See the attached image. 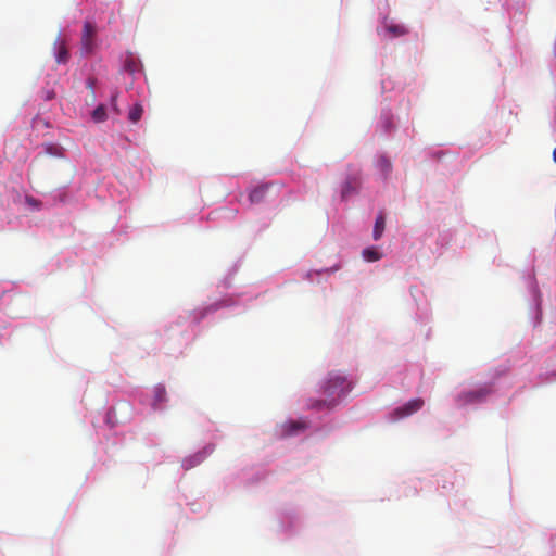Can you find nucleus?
Returning a JSON list of instances; mask_svg holds the SVG:
<instances>
[{
	"instance_id": "1",
	"label": "nucleus",
	"mask_w": 556,
	"mask_h": 556,
	"mask_svg": "<svg viewBox=\"0 0 556 556\" xmlns=\"http://www.w3.org/2000/svg\"><path fill=\"white\" fill-rule=\"evenodd\" d=\"M352 388V382L339 371L330 372L325 383L321 386L324 399L313 401L311 408H332L338 401L345 395Z\"/></svg>"
},
{
	"instance_id": "2",
	"label": "nucleus",
	"mask_w": 556,
	"mask_h": 556,
	"mask_svg": "<svg viewBox=\"0 0 556 556\" xmlns=\"http://www.w3.org/2000/svg\"><path fill=\"white\" fill-rule=\"evenodd\" d=\"M493 392L491 384L481 386L475 390L463 391L456 396V402L460 407L481 403Z\"/></svg>"
},
{
	"instance_id": "3",
	"label": "nucleus",
	"mask_w": 556,
	"mask_h": 556,
	"mask_svg": "<svg viewBox=\"0 0 556 556\" xmlns=\"http://www.w3.org/2000/svg\"><path fill=\"white\" fill-rule=\"evenodd\" d=\"M97 28L90 22H85L81 34V53L91 54L96 48Z\"/></svg>"
},
{
	"instance_id": "4",
	"label": "nucleus",
	"mask_w": 556,
	"mask_h": 556,
	"mask_svg": "<svg viewBox=\"0 0 556 556\" xmlns=\"http://www.w3.org/2000/svg\"><path fill=\"white\" fill-rule=\"evenodd\" d=\"M422 406H424L422 399H413V400L408 401L407 403H405L403 406L397 407L394 410V416L399 419L410 416L414 413L421 409Z\"/></svg>"
},
{
	"instance_id": "5",
	"label": "nucleus",
	"mask_w": 556,
	"mask_h": 556,
	"mask_svg": "<svg viewBox=\"0 0 556 556\" xmlns=\"http://www.w3.org/2000/svg\"><path fill=\"white\" fill-rule=\"evenodd\" d=\"M268 189H269V185H267V184L260 185V186L255 187L254 189H252L249 194L250 202L251 203H260V202L264 201Z\"/></svg>"
},
{
	"instance_id": "6",
	"label": "nucleus",
	"mask_w": 556,
	"mask_h": 556,
	"mask_svg": "<svg viewBox=\"0 0 556 556\" xmlns=\"http://www.w3.org/2000/svg\"><path fill=\"white\" fill-rule=\"evenodd\" d=\"M306 427V422L302 420L290 421L283 425L285 433L287 435L298 434L300 431H303Z\"/></svg>"
},
{
	"instance_id": "7",
	"label": "nucleus",
	"mask_w": 556,
	"mask_h": 556,
	"mask_svg": "<svg viewBox=\"0 0 556 556\" xmlns=\"http://www.w3.org/2000/svg\"><path fill=\"white\" fill-rule=\"evenodd\" d=\"M55 58L58 63H66L70 58L67 47L64 41L58 40L55 42Z\"/></svg>"
},
{
	"instance_id": "8",
	"label": "nucleus",
	"mask_w": 556,
	"mask_h": 556,
	"mask_svg": "<svg viewBox=\"0 0 556 556\" xmlns=\"http://www.w3.org/2000/svg\"><path fill=\"white\" fill-rule=\"evenodd\" d=\"M384 226H386L384 214L382 212H380L375 222V227H374V231H372L374 240H379L381 238L383 230H384Z\"/></svg>"
},
{
	"instance_id": "9",
	"label": "nucleus",
	"mask_w": 556,
	"mask_h": 556,
	"mask_svg": "<svg viewBox=\"0 0 556 556\" xmlns=\"http://www.w3.org/2000/svg\"><path fill=\"white\" fill-rule=\"evenodd\" d=\"M142 114H143V108H142V105H141V104H139V103H136V104L130 109V111H129V113H128V119H129L131 123L136 124V123H138V122L141 119Z\"/></svg>"
},
{
	"instance_id": "10",
	"label": "nucleus",
	"mask_w": 556,
	"mask_h": 556,
	"mask_svg": "<svg viewBox=\"0 0 556 556\" xmlns=\"http://www.w3.org/2000/svg\"><path fill=\"white\" fill-rule=\"evenodd\" d=\"M92 119L96 122V123H101V122H104L106 119V110H105V106L100 104L98 105L93 111H92Z\"/></svg>"
},
{
	"instance_id": "11",
	"label": "nucleus",
	"mask_w": 556,
	"mask_h": 556,
	"mask_svg": "<svg viewBox=\"0 0 556 556\" xmlns=\"http://www.w3.org/2000/svg\"><path fill=\"white\" fill-rule=\"evenodd\" d=\"M363 256L368 262H376L381 258V253L374 248H368L363 251Z\"/></svg>"
},
{
	"instance_id": "12",
	"label": "nucleus",
	"mask_w": 556,
	"mask_h": 556,
	"mask_svg": "<svg viewBox=\"0 0 556 556\" xmlns=\"http://www.w3.org/2000/svg\"><path fill=\"white\" fill-rule=\"evenodd\" d=\"M378 166L380 168V170L382 172V174L387 177L390 172L392 170V164L390 162L389 159H387L386 156H380L379 160H378Z\"/></svg>"
},
{
	"instance_id": "13",
	"label": "nucleus",
	"mask_w": 556,
	"mask_h": 556,
	"mask_svg": "<svg viewBox=\"0 0 556 556\" xmlns=\"http://www.w3.org/2000/svg\"><path fill=\"white\" fill-rule=\"evenodd\" d=\"M155 403H162L166 397V390L163 386H156L154 389Z\"/></svg>"
},
{
	"instance_id": "14",
	"label": "nucleus",
	"mask_w": 556,
	"mask_h": 556,
	"mask_svg": "<svg viewBox=\"0 0 556 556\" xmlns=\"http://www.w3.org/2000/svg\"><path fill=\"white\" fill-rule=\"evenodd\" d=\"M388 30L394 36H403L407 33L405 27L401 25H391L388 27Z\"/></svg>"
},
{
	"instance_id": "15",
	"label": "nucleus",
	"mask_w": 556,
	"mask_h": 556,
	"mask_svg": "<svg viewBox=\"0 0 556 556\" xmlns=\"http://www.w3.org/2000/svg\"><path fill=\"white\" fill-rule=\"evenodd\" d=\"M354 191V188L352 186L351 181H346L342 187V198L345 199L348 195H350Z\"/></svg>"
},
{
	"instance_id": "16",
	"label": "nucleus",
	"mask_w": 556,
	"mask_h": 556,
	"mask_svg": "<svg viewBox=\"0 0 556 556\" xmlns=\"http://www.w3.org/2000/svg\"><path fill=\"white\" fill-rule=\"evenodd\" d=\"M94 86H96V78L89 77L87 79V88L91 90V92H94Z\"/></svg>"
},
{
	"instance_id": "17",
	"label": "nucleus",
	"mask_w": 556,
	"mask_h": 556,
	"mask_svg": "<svg viewBox=\"0 0 556 556\" xmlns=\"http://www.w3.org/2000/svg\"><path fill=\"white\" fill-rule=\"evenodd\" d=\"M26 201L29 205H33V206H38V201L36 199H34L33 197H27L26 198Z\"/></svg>"
},
{
	"instance_id": "18",
	"label": "nucleus",
	"mask_w": 556,
	"mask_h": 556,
	"mask_svg": "<svg viewBox=\"0 0 556 556\" xmlns=\"http://www.w3.org/2000/svg\"><path fill=\"white\" fill-rule=\"evenodd\" d=\"M553 159H554V161L556 162V148H555V149H554V151H553Z\"/></svg>"
}]
</instances>
